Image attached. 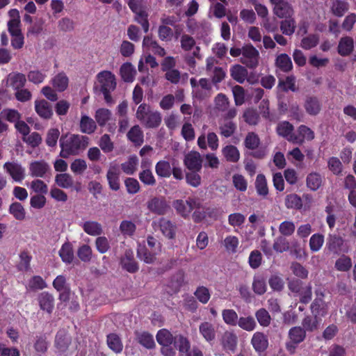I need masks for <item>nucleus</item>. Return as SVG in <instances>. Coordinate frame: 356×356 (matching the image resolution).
<instances>
[{"mask_svg": "<svg viewBox=\"0 0 356 356\" xmlns=\"http://www.w3.org/2000/svg\"><path fill=\"white\" fill-rule=\"evenodd\" d=\"M89 144V138L86 136L66 134L60 136L59 145L60 152L59 156L67 159L70 156H76L84 150Z\"/></svg>", "mask_w": 356, "mask_h": 356, "instance_id": "f257e3e1", "label": "nucleus"}, {"mask_svg": "<svg viewBox=\"0 0 356 356\" xmlns=\"http://www.w3.org/2000/svg\"><path fill=\"white\" fill-rule=\"evenodd\" d=\"M243 145L245 147L252 152L249 154L256 159H263L268 153L266 147L261 145L259 136L254 132H248L245 138Z\"/></svg>", "mask_w": 356, "mask_h": 356, "instance_id": "f03ea898", "label": "nucleus"}, {"mask_svg": "<svg viewBox=\"0 0 356 356\" xmlns=\"http://www.w3.org/2000/svg\"><path fill=\"white\" fill-rule=\"evenodd\" d=\"M172 206L178 214L184 218H187L194 209L200 208L201 203L197 198L188 197L186 201L175 200Z\"/></svg>", "mask_w": 356, "mask_h": 356, "instance_id": "7ed1b4c3", "label": "nucleus"}, {"mask_svg": "<svg viewBox=\"0 0 356 356\" xmlns=\"http://www.w3.org/2000/svg\"><path fill=\"white\" fill-rule=\"evenodd\" d=\"M259 52L251 44L243 46L241 62L250 69H254L259 65Z\"/></svg>", "mask_w": 356, "mask_h": 356, "instance_id": "20e7f679", "label": "nucleus"}, {"mask_svg": "<svg viewBox=\"0 0 356 356\" xmlns=\"http://www.w3.org/2000/svg\"><path fill=\"white\" fill-rule=\"evenodd\" d=\"M325 248L334 254L347 252L348 248L344 244V239L339 234H329L327 238Z\"/></svg>", "mask_w": 356, "mask_h": 356, "instance_id": "39448f33", "label": "nucleus"}, {"mask_svg": "<svg viewBox=\"0 0 356 356\" xmlns=\"http://www.w3.org/2000/svg\"><path fill=\"white\" fill-rule=\"evenodd\" d=\"M3 168L15 182L21 183L26 177L25 168L17 162H6Z\"/></svg>", "mask_w": 356, "mask_h": 356, "instance_id": "423d86ee", "label": "nucleus"}, {"mask_svg": "<svg viewBox=\"0 0 356 356\" xmlns=\"http://www.w3.org/2000/svg\"><path fill=\"white\" fill-rule=\"evenodd\" d=\"M147 209L153 213L164 215L167 213L170 207L164 197H154L147 202Z\"/></svg>", "mask_w": 356, "mask_h": 356, "instance_id": "0eeeda50", "label": "nucleus"}, {"mask_svg": "<svg viewBox=\"0 0 356 356\" xmlns=\"http://www.w3.org/2000/svg\"><path fill=\"white\" fill-rule=\"evenodd\" d=\"M29 170L31 177L44 178L51 168L44 160L33 161L29 163Z\"/></svg>", "mask_w": 356, "mask_h": 356, "instance_id": "6e6552de", "label": "nucleus"}, {"mask_svg": "<svg viewBox=\"0 0 356 356\" xmlns=\"http://www.w3.org/2000/svg\"><path fill=\"white\" fill-rule=\"evenodd\" d=\"M97 79L101 84V91H113L116 88L115 75L110 71H102L97 74Z\"/></svg>", "mask_w": 356, "mask_h": 356, "instance_id": "1a4fd4ad", "label": "nucleus"}, {"mask_svg": "<svg viewBox=\"0 0 356 356\" xmlns=\"http://www.w3.org/2000/svg\"><path fill=\"white\" fill-rule=\"evenodd\" d=\"M251 344L255 352L261 355L268 348V338L264 332H256L251 339Z\"/></svg>", "mask_w": 356, "mask_h": 356, "instance_id": "9d476101", "label": "nucleus"}, {"mask_svg": "<svg viewBox=\"0 0 356 356\" xmlns=\"http://www.w3.org/2000/svg\"><path fill=\"white\" fill-rule=\"evenodd\" d=\"M184 163L191 171H200L202 168V159L199 152L191 151L185 156Z\"/></svg>", "mask_w": 356, "mask_h": 356, "instance_id": "9b49d317", "label": "nucleus"}, {"mask_svg": "<svg viewBox=\"0 0 356 356\" xmlns=\"http://www.w3.org/2000/svg\"><path fill=\"white\" fill-rule=\"evenodd\" d=\"M151 162L148 159L143 160L141 163V168H144L138 174L140 181L146 186H153L156 184V179L149 167Z\"/></svg>", "mask_w": 356, "mask_h": 356, "instance_id": "f8f14e48", "label": "nucleus"}, {"mask_svg": "<svg viewBox=\"0 0 356 356\" xmlns=\"http://www.w3.org/2000/svg\"><path fill=\"white\" fill-rule=\"evenodd\" d=\"M122 268L130 273H136L139 266L134 259V252L130 250H126L124 256L120 259Z\"/></svg>", "mask_w": 356, "mask_h": 356, "instance_id": "ddd939ff", "label": "nucleus"}, {"mask_svg": "<svg viewBox=\"0 0 356 356\" xmlns=\"http://www.w3.org/2000/svg\"><path fill=\"white\" fill-rule=\"evenodd\" d=\"M36 113L44 120H49L53 115L51 105L45 99H36L34 102Z\"/></svg>", "mask_w": 356, "mask_h": 356, "instance_id": "4468645a", "label": "nucleus"}, {"mask_svg": "<svg viewBox=\"0 0 356 356\" xmlns=\"http://www.w3.org/2000/svg\"><path fill=\"white\" fill-rule=\"evenodd\" d=\"M293 131V125L288 121H283L280 122L276 127V131L277 134L284 138L289 142L292 143L293 144H294L293 138L296 135Z\"/></svg>", "mask_w": 356, "mask_h": 356, "instance_id": "2eb2a0df", "label": "nucleus"}, {"mask_svg": "<svg viewBox=\"0 0 356 356\" xmlns=\"http://www.w3.org/2000/svg\"><path fill=\"white\" fill-rule=\"evenodd\" d=\"M298 134L293 138L294 144L302 145L305 140L311 141L314 138V132L306 125H300L298 128Z\"/></svg>", "mask_w": 356, "mask_h": 356, "instance_id": "dca6fc26", "label": "nucleus"}, {"mask_svg": "<svg viewBox=\"0 0 356 356\" xmlns=\"http://www.w3.org/2000/svg\"><path fill=\"white\" fill-rule=\"evenodd\" d=\"M38 301L40 308L51 314L54 308V298L53 295L47 291L40 293L38 296Z\"/></svg>", "mask_w": 356, "mask_h": 356, "instance_id": "f3484780", "label": "nucleus"}, {"mask_svg": "<svg viewBox=\"0 0 356 356\" xmlns=\"http://www.w3.org/2000/svg\"><path fill=\"white\" fill-rule=\"evenodd\" d=\"M199 332L206 341L212 344L216 337L215 326L210 322L204 321L200 324Z\"/></svg>", "mask_w": 356, "mask_h": 356, "instance_id": "a211bd4d", "label": "nucleus"}, {"mask_svg": "<svg viewBox=\"0 0 356 356\" xmlns=\"http://www.w3.org/2000/svg\"><path fill=\"white\" fill-rule=\"evenodd\" d=\"M310 309L316 317H324L327 313V305L322 298H316L310 305Z\"/></svg>", "mask_w": 356, "mask_h": 356, "instance_id": "6ab92c4d", "label": "nucleus"}, {"mask_svg": "<svg viewBox=\"0 0 356 356\" xmlns=\"http://www.w3.org/2000/svg\"><path fill=\"white\" fill-rule=\"evenodd\" d=\"M354 49V40L351 37H342L338 44V54L342 56L350 55Z\"/></svg>", "mask_w": 356, "mask_h": 356, "instance_id": "aec40b11", "label": "nucleus"}, {"mask_svg": "<svg viewBox=\"0 0 356 356\" xmlns=\"http://www.w3.org/2000/svg\"><path fill=\"white\" fill-rule=\"evenodd\" d=\"M106 178L111 190L117 191L120 189V171L118 166L110 167L106 174Z\"/></svg>", "mask_w": 356, "mask_h": 356, "instance_id": "412c9836", "label": "nucleus"}, {"mask_svg": "<svg viewBox=\"0 0 356 356\" xmlns=\"http://www.w3.org/2000/svg\"><path fill=\"white\" fill-rule=\"evenodd\" d=\"M185 273L183 270H179L174 273L168 284V286L171 289L172 292L177 293L184 284Z\"/></svg>", "mask_w": 356, "mask_h": 356, "instance_id": "4be33fe9", "label": "nucleus"}, {"mask_svg": "<svg viewBox=\"0 0 356 356\" xmlns=\"http://www.w3.org/2000/svg\"><path fill=\"white\" fill-rule=\"evenodd\" d=\"M173 343L174 346L179 350L180 356H188L191 344L186 337L181 334L176 335Z\"/></svg>", "mask_w": 356, "mask_h": 356, "instance_id": "5701e85b", "label": "nucleus"}, {"mask_svg": "<svg viewBox=\"0 0 356 356\" xmlns=\"http://www.w3.org/2000/svg\"><path fill=\"white\" fill-rule=\"evenodd\" d=\"M321 321L322 318L320 317L307 315L302 321V327L305 330L306 332H312L318 329Z\"/></svg>", "mask_w": 356, "mask_h": 356, "instance_id": "b1692460", "label": "nucleus"}, {"mask_svg": "<svg viewBox=\"0 0 356 356\" xmlns=\"http://www.w3.org/2000/svg\"><path fill=\"white\" fill-rule=\"evenodd\" d=\"M306 112L310 115H316L321 109V105L316 97H307L304 104Z\"/></svg>", "mask_w": 356, "mask_h": 356, "instance_id": "393cba45", "label": "nucleus"}, {"mask_svg": "<svg viewBox=\"0 0 356 356\" xmlns=\"http://www.w3.org/2000/svg\"><path fill=\"white\" fill-rule=\"evenodd\" d=\"M108 347L115 353H120L123 350V343L120 337L115 333H110L106 337Z\"/></svg>", "mask_w": 356, "mask_h": 356, "instance_id": "a878e982", "label": "nucleus"}, {"mask_svg": "<svg viewBox=\"0 0 356 356\" xmlns=\"http://www.w3.org/2000/svg\"><path fill=\"white\" fill-rule=\"evenodd\" d=\"M159 225L162 234L167 238L172 239L175 236V226L172 222L165 218L159 219Z\"/></svg>", "mask_w": 356, "mask_h": 356, "instance_id": "bb28decb", "label": "nucleus"}, {"mask_svg": "<svg viewBox=\"0 0 356 356\" xmlns=\"http://www.w3.org/2000/svg\"><path fill=\"white\" fill-rule=\"evenodd\" d=\"M127 138L136 146H140L144 142V135L140 127L135 125L127 133Z\"/></svg>", "mask_w": 356, "mask_h": 356, "instance_id": "cd10ccee", "label": "nucleus"}, {"mask_svg": "<svg viewBox=\"0 0 356 356\" xmlns=\"http://www.w3.org/2000/svg\"><path fill=\"white\" fill-rule=\"evenodd\" d=\"M155 172L161 178H169L172 175V167L168 161L161 160L156 163Z\"/></svg>", "mask_w": 356, "mask_h": 356, "instance_id": "c85d7f7f", "label": "nucleus"}, {"mask_svg": "<svg viewBox=\"0 0 356 356\" xmlns=\"http://www.w3.org/2000/svg\"><path fill=\"white\" fill-rule=\"evenodd\" d=\"M135 334L137 341L143 347L147 349H152L155 347L154 337L148 332H136Z\"/></svg>", "mask_w": 356, "mask_h": 356, "instance_id": "c756f323", "label": "nucleus"}, {"mask_svg": "<svg viewBox=\"0 0 356 356\" xmlns=\"http://www.w3.org/2000/svg\"><path fill=\"white\" fill-rule=\"evenodd\" d=\"M71 343L70 337L58 333L55 338V347L59 353H64L67 350Z\"/></svg>", "mask_w": 356, "mask_h": 356, "instance_id": "7c9ffc66", "label": "nucleus"}, {"mask_svg": "<svg viewBox=\"0 0 356 356\" xmlns=\"http://www.w3.org/2000/svg\"><path fill=\"white\" fill-rule=\"evenodd\" d=\"M79 126L81 131L87 134L94 133L97 129L96 122L86 115L81 116Z\"/></svg>", "mask_w": 356, "mask_h": 356, "instance_id": "2f4dec72", "label": "nucleus"}, {"mask_svg": "<svg viewBox=\"0 0 356 356\" xmlns=\"http://www.w3.org/2000/svg\"><path fill=\"white\" fill-rule=\"evenodd\" d=\"M276 66L284 72H289L293 68L291 58L286 54H281L276 58Z\"/></svg>", "mask_w": 356, "mask_h": 356, "instance_id": "473e14b6", "label": "nucleus"}, {"mask_svg": "<svg viewBox=\"0 0 356 356\" xmlns=\"http://www.w3.org/2000/svg\"><path fill=\"white\" fill-rule=\"evenodd\" d=\"M222 345L224 349L234 351L237 346L236 335L234 332H225L222 338Z\"/></svg>", "mask_w": 356, "mask_h": 356, "instance_id": "72a5a7b5", "label": "nucleus"}, {"mask_svg": "<svg viewBox=\"0 0 356 356\" xmlns=\"http://www.w3.org/2000/svg\"><path fill=\"white\" fill-rule=\"evenodd\" d=\"M273 13L280 18L291 17L293 8L289 2L285 1L273 7Z\"/></svg>", "mask_w": 356, "mask_h": 356, "instance_id": "f704fd0d", "label": "nucleus"}, {"mask_svg": "<svg viewBox=\"0 0 356 356\" xmlns=\"http://www.w3.org/2000/svg\"><path fill=\"white\" fill-rule=\"evenodd\" d=\"M58 254L64 263L71 264L74 259V252L72 244L70 242L64 243L61 246Z\"/></svg>", "mask_w": 356, "mask_h": 356, "instance_id": "c9c22d12", "label": "nucleus"}, {"mask_svg": "<svg viewBox=\"0 0 356 356\" xmlns=\"http://www.w3.org/2000/svg\"><path fill=\"white\" fill-rule=\"evenodd\" d=\"M161 120L162 118L159 112L151 111L145 118V120H144L141 122L147 128H156L161 124Z\"/></svg>", "mask_w": 356, "mask_h": 356, "instance_id": "e433bc0d", "label": "nucleus"}, {"mask_svg": "<svg viewBox=\"0 0 356 356\" xmlns=\"http://www.w3.org/2000/svg\"><path fill=\"white\" fill-rule=\"evenodd\" d=\"M323 178L318 172L309 173L306 179L307 186L313 191H317L322 185Z\"/></svg>", "mask_w": 356, "mask_h": 356, "instance_id": "4c0bfd02", "label": "nucleus"}, {"mask_svg": "<svg viewBox=\"0 0 356 356\" xmlns=\"http://www.w3.org/2000/svg\"><path fill=\"white\" fill-rule=\"evenodd\" d=\"M53 87L58 92H63L68 86V78L64 72L58 73L51 80Z\"/></svg>", "mask_w": 356, "mask_h": 356, "instance_id": "58836bf2", "label": "nucleus"}, {"mask_svg": "<svg viewBox=\"0 0 356 356\" xmlns=\"http://www.w3.org/2000/svg\"><path fill=\"white\" fill-rule=\"evenodd\" d=\"M306 332L301 326H295L289 330V338L293 343H300L306 339Z\"/></svg>", "mask_w": 356, "mask_h": 356, "instance_id": "ea45409f", "label": "nucleus"}, {"mask_svg": "<svg viewBox=\"0 0 356 356\" xmlns=\"http://www.w3.org/2000/svg\"><path fill=\"white\" fill-rule=\"evenodd\" d=\"M284 202L287 209L300 210L302 207V200L296 193L287 195Z\"/></svg>", "mask_w": 356, "mask_h": 356, "instance_id": "a19ab883", "label": "nucleus"}, {"mask_svg": "<svg viewBox=\"0 0 356 356\" xmlns=\"http://www.w3.org/2000/svg\"><path fill=\"white\" fill-rule=\"evenodd\" d=\"M230 74L233 79L239 83H243L248 76V70L240 65H235L232 67Z\"/></svg>", "mask_w": 356, "mask_h": 356, "instance_id": "79ce46f5", "label": "nucleus"}, {"mask_svg": "<svg viewBox=\"0 0 356 356\" xmlns=\"http://www.w3.org/2000/svg\"><path fill=\"white\" fill-rule=\"evenodd\" d=\"M222 152L226 160L229 162L235 163L240 159L238 149L232 145H229L223 147Z\"/></svg>", "mask_w": 356, "mask_h": 356, "instance_id": "37998d69", "label": "nucleus"}, {"mask_svg": "<svg viewBox=\"0 0 356 356\" xmlns=\"http://www.w3.org/2000/svg\"><path fill=\"white\" fill-rule=\"evenodd\" d=\"M120 73L122 80L125 82L129 83L134 81L136 71L131 63H125L120 67Z\"/></svg>", "mask_w": 356, "mask_h": 356, "instance_id": "c03bdc74", "label": "nucleus"}, {"mask_svg": "<svg viewBox=\"0 0 356 356\" xmlns=\"http://www.w3.org/2000/svg\"><path fill=\"white\" fill-rule=\"evenodd\" d=\"M237 325L243 330L252 332L255 330L257 323L252 316H241L238 318Z\"/></svg>", "mask_w": 356, "mask_h": 356, "instance_id": "a18cd8bd", "label": "nucleus"}, {"mask_svg": "<svg viewBox=\"0 0 356 356\" xmlns=\"http://www.w3.org/2000/svg\"><path fill=\"white\" fill-rule=\"evenodd\" d=\"M157 252L149 251L145 246L138 248V257L146 264H153L156 259Z\"/></svg>", "mask_w": 356, "mask_h": 356, "instance_id": "49530a36", "label": "nucleus"}, {"mask_svg": "<svg viewBox=\"0 0 356 356\" xmlns=\"http://www.w3.org/2000/svg\"><path fill=\"white\" fill-rule=\"evenodd\" d=\"M55 182L59 187L63 188H69L74 185L72 177L67 173L57 174L55 177Z\"/></svg>", "mask_w": 356, "mask_h": 356, "instance_id": "de8ad7c7", "label": "nucleus"}, {"mask_svg": "<svg viewBox=\"0 0 356 356\" xmlns=\"http://www.w3.org/2000/svg\"><path fill=\"white\" fill-rule=\"evenodd\" d=\"M280 23V30L285 35H291L295 32L296 28V21L291 17H285Z\"/></svg>", "mask_w": 356, "mask_h": 356, "instance_id": "09e8293b", "label": "nucleus"}, {"mask_svg": "<svg viewBox=\"0 0 356 356\" xmlns=\"http://www.w3.org/2000/svg\"><path fill=\"white\" fill-rule=\"evenodd\" d=\"M255 188L259 195L266 197L268 194L267 181L263 174H259L255 180Z\"/></svg>", "mask_w": 356, "mask_h": 356, "instance_id": "8fccbe9b", "label": "nucleus"}, {"mask_svg": "<svg viewBox=\"0 0 356 356\" xmlns=\"http://www.w3.org/2000/svg\"><path fill=\"white\" fill-rule=\"evenodd\" d=\"M9 213L17 220H23L26 217L25 209L18 202H15L10 205Z\"/></svg>", "mask_w": 356, "mask_h": 356, "instance_id": "3c124183", "label": "nucleus"}, {"mask_svg": "<svg viewBox=\"0 0 356 356\" xmlns=\"http://www.w3.org/2000/svg\"><path fill=\"white\" fill-rule=\"evenodd\" d=\"M82 227L86 233L91 236L100 235L102 232V225L95 221H86Z\"/></svg>", "mask_w": 356, "mask_h": 356, "instance_id": "603ef678", "label": "nucleus"}, {"mask_svg": "<svg viewBox=\"0 0 356 356\" xmlns=\"http://www.w3.org/2000/svg\"><path fill=\"white\" fill-rule=\"evenodd\" d=\"M224 322L229 326L237 325L238 317L237 313L232 309H225L222 312Z\"/></svg>", "mask_w": 356, "mask_h": 356, "instance_id": "864d4df0", "label": "nucleus"}, {"mask_svg": "<svg viewBox=\"0 0 356 356\" xmlns=\"http://www.w3.org/2000/svg\"><path fill=\"white\" fill-rule=\"evenodd\" d=\"M156 339L161 346L172 344L175 337L171 332L166 329H161L158 331Z\"/></svg>", "mask_w": 356, "mask_h": 356, "instance_id": "5fc2aeb1", "label": "nucleus"}, {"mask_svg": "<svg viewBox=\"0 0 356 356\" xmlns=\"http://www.w3.org/2000/svg\"><path fill=\"white\" fill-rule=\"evenodd\" d=\"M10 85L15 90L23 88L26 82V76L19 72L10 74Z\"/></svg>", "mask_w": 356, "mask_h": 356, "instance_id": "6e6d98bb", "label": "nucleus"}, {"mask_svg": "<svg viewBox=\"0 0 356 356\" xmlns=\"http://www.w3.org/2000/svg\"><path fill=\"white\" fill-rule=\"evenodd\" d=\"M138 158L136 156H131L128 161L121 164L122 171L127 175H134L137 170Z\"/></svg>", "mask_w": 356, "mask_h": 356, "instance_id": "4d7b16f0", "label": "nucleus"}, {"mask_svg": "<svg viewBox=\"0 0 356 356\" xmlns=\"http://www.w3.org/2000/svg\"><path fill=\"white\" fill-rule=\"evenodd\" d=\"M193 294L197 300L203 305L207 304L211 298L209 289L204 286H197Z\"/></svg>", "mask_w": 356, "mask_h": 356, "instance_id": "13d9d810", "label": "nucleus"}, {"mask_svg": "<svg viewBox=\"0 0 356 356\" xmlns=\"http://www.w3.org/2000/svg\"><path fill=\"white\" fill-rule=\"evenodd\" d=\"M111 112L107 108H99L95 112V120L100 127H104L111 119Z\"/></svg>", "mask_w": 356, "mask_h": 356, "instance_id": "bf43d9fd", "label": "nucleus"}, {"mask_svg": "<svg viewBox=\"0 0 356 356\" xmlns=\"http://www.w3.org/2000/svg\"><path fill=\"white\" fill-rule=\"evenodd\" d=\"M332 13L337 17H342L348 10V3L341 0H335L331 7Z\"/></svg>", "mask_w": 356, "mask_h": 356, "instance_id": "052dcab7", "label": "nucleus"}, {"mask_svg": "<svg viewBox=\"0 0 356 356\" xmlns=\"http://www.w3.org/2000/svg\"><path fill=\"white\" fill-rule=\"evenodd\" d=\"M255 317L260 325L263 327H268L270 324L271 317L268 312L264 308L258 309L255 312Z\"/></svg>", "mask_w": 356, "mask_h": 356, "instance_id": "680f3d73", "label": "nucleus"}, {"mask_svg": "<svg viewBox=\"0 0 356 356\" xmlns=\"http://www.w3.org/2000/svg\"><path fill=\"white\" fill-rule=\"evenodd\" d=\"M318 42L319 36L317 34H310L302 39L301 47L304 49L309 50L315 47Z\"/></svg>", "mask_w": 356, "mask_h": 356, "instance_id": "e2e57ef3", "label": "nucleus"}, {"mask_svg": "<svg viewBox=\"0 0 356 356\" xmlns=\"http://www.w3.org/2000/svg\"><path fill=\"white\" fill-rule=\"evenodd\" d=\"M324 243V236L321 234H314L309 239V248L312 252L320 250Z\"/></svg>", "mask_w": 356, "mask_h": 356, "instance_id": "0e129e2a", "label": "nucleus"}, {"mask_svg": "<svg viewBox=\"0 0 356 356\" xmlns=\"http://www.w3.org/2000/svg\"><path fill=\"white\" fill-rule=\"evenodd\" d=\"M20 261L17 266L19 271H28L30 269V263L32 257L29 254V252L24 250L19 254Z\"/></svg>", "mask_w": 356, "mask_h": 356, "instance_id": "69168bd1", "label": "nucleus"}, {"mask_svg": "<svg viewBox=\"0 0 356 356\" xmlns=\"http://www.w3.org/2000/svg\"><path fill=\"white\" fill-rule=\"evenodd\" d=\"M33 347L38 354H44L48 349V342L46 337L44 335L36 336Z\"/></svg>", "mask_w": 356, "mask_h": 356, "instance_id": "338daca9", "label": "nucleus"}, {"mask_svg": "<svg viewBox=\"0 0 356 356\" xmlns=\"http://www.w3.org/2000/svg\"><path fill=\"white\" fill-rule=\"evenodd\" d=\"M92 251L88 245L83 244L77 250V256L83 262H89L92 259Z\"/></svg>", "mask_w": 356, "mask_h": 356, "instance_id": "774afa93", "label": "nucleus"}]
</instances>
